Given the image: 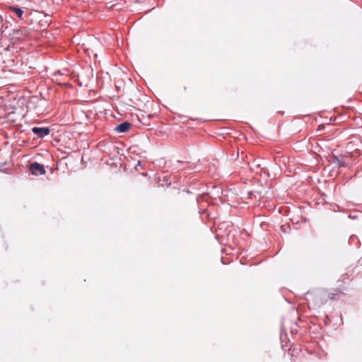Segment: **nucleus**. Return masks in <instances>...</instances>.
<instances>
[{
    "label": "nucleus",
    "mask_w": 362,
    "mask_h": 362,
    "mask_svg": "<svg viewBox=\"0 0 362 362\" xmlns=\"http://www.w3.org/2000/svg\"><path fill=\"white\" fill-rule=\"evenodd\" d=\"M30 171L33 175L36 176L42 175L46 173L44 165L37 162H34L30 164Z\"/></svg>",
    "instance_id": "obj_1"
},
{
    "label": "nucleus",
    "mask_w": 362,
    "mask_h": 362,
    "mask_svg": "<svg viewBox=\"0 0 362 362\" xmlns=\"http://www.w3.org/2000/svg\"><path fill=\"white\" fill-rule=\"evenodd\" d=\"M32 132L37 136V138H44L50 133V129L49 127H34L32 128Z\"/></svg>",
    "instance_id": "obj_2"
},
{
    "label": "nucleus",
    "mask_w": 362,
    "mask_h": 362,
    "mask_svg": "<svg viewBox=\"0 0 362 362\" xmlns=\"http://www.w3.org/2000/svg\"><path fill=\"white\" fill-rule=\"evenodd\" d=\"M130 127L131 124L129 122H124L118 124L114 131L117 133H125L129 129Z\"/></svg>",
    "instance_id": "obj_3"
},
{
    "label": "nucleus",
    "mask_w": 362,
    "mask_h": 362,
    "mask_svg": "<svg viewBox=\"0 0 362 362\" xmlns=\"http://www.w3.org/2000/svg\"><path fill=\"white\" fill-rule=\"evenodd\" d=\"M10 9L11 11L15 13L19 18H22L23 15V11L21 8L17 6H11Z\"/></svg>",
    "instance_id": "obj_4"
},
{
    "label": "nucleus",
    "mask_w": 362,
    "mask_h": 362,
    "mask_svg": "<svg viewBox=\"0 0 362 362\" xmlns=\"http://www.w3.org/2000/svg\"><path fill=\"white\" fill-rule=\"evenodd\" d=\"M332 160L333 163L337 165L339 167H346L347 165L344 161L340 160L337 156H333Z\"/></svg>",
    "instance_id": "obj_5"
},
{
    "label": "nucleus",
    "mask_w": 362,
    "mask_h": 362,
    "mask_svg": "<svg viewBox=\"0 0 362 362\" xmlns=\"http://www.w3.org/2000/svg\"><path fill=\"white\" fill-rule=\"evenodd\" d=\"M53 75L54 76H62L63 75V73H62L61 71L58 70V71H56L53 73Z\"/></svg>",
    "instance_id": "obj_6"
},
{
    "label": "nucleus",
    "mask_w": 362,
    "mask_h": 362,
    "mask_svg": "<svg viewBox=\"0 0 362 362\" xmlns=\"http://www.w3.org/2000/svg\"><path fill=\"white\" fill-rule=\"evenodd\" d=\"M251 194H252V192H248V196L250 197Z\"/></svg>",
    "instance_id": "obj_7"
},
{
    "label": "nucleus",
    "mask_w": 362,
    "mask_h": 362,
    "mask_svg": "<svg viewBox=\"0 0 362 362\" xmlns=\"http://www.w3.org/2000/svg\"><path fill=\"white\" fill-rule=\"evenodd\" d=\"M138 165H141V161H139V160L138 161Z\"/></svg>",
    "instance_id": "obj_8"
},
{
    "label": "nucleus",
    "mask_w": 362,
    "mask_h": 362,
    "mask_svg": "<svg viewBox=\"0 0 362 362\" xmlns=\"http://www.w3.org/2000/svg\"><path fill=\"white\" fill-rule=\"evenodd\" d=\"M349 218H353V216L349 215Z\"/></svg>",
    "instance_id": "obj_9"
},
{
    "label": "nucleus",
    "mask_w": 362,
    "mask_h": 362,
    "mask_svg": "<svg viewBox=\"0 0 362 362\" xmlns=\"http://www.w3.org/2000/svg\"><path fill=\"white\" fill-rule=\"evenodd\" d=\"M349 218H353V216L349 215Z\"/></svg>",
    "instance_id": "obj_10"
}]
</instances>
